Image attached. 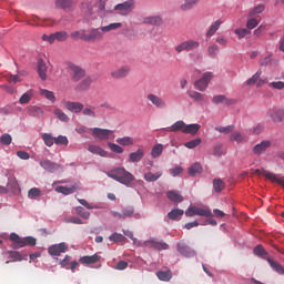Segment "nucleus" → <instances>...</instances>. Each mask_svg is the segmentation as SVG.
Segmentation results:
<instances>
[{
    "label": "nucleus",
    "instance_id": "nucleus-1",
    "mask_svg": "<svg viewBox=\"0 0 284 284\" xmlns=\"http://www.w3.org/2000/svg\"><path fill=\"white\" fill-rule=\"evenodd\" d=\"M10 241H12L13 250H21V247H26V245H30L31 247L37 245V239L32 236L20 237L17 233L10 234Z\"/></svg>",
    "mask_w": 284,
    "mask_h": 284
},
{
    "label": "nucleus",
    "instance_id": "nucleus-2",
    "mask_svg": "<svg viewBox=\"0 0 284 284\" xmlns=\"http://www.w3.org/2000/svg\"><path fill=\"white\" fill-rule=\"evenodd\" d=\"M81 38L82 41L94 43V41H101V39H103V31L99 29H90L85 32V30H82Z\"/></svg>",
    "mask_w": 284,
    "mask_h": 284
},
{
    "label": "nucleus",
    "instance_id": "nucleus-3",
    "mask_svg": "<svg viewBox=\"0 0 284 284\" xmlns=\"http://www.w3.org/2000/svg\"><path fill=\"white\" fill-rule=\"evenodd\" d=\"M212 211L209 209H201L197 206H190L185 211V216L192 217V216H205L206 219H210L212 216Z\"/></svg>",
    "mask_w": 284,
    "mask_h": 284
},
{
    "label": "nucleus",
    "instance_id": "nucleus-4",
    "mask_svg": "<svg viewBox=\"0 0 284 284\" xmlns=\"http://www.w3.org/2000/svg\"><path fill=\"white\" fill-rule=\"evenodd\" d=\"M213 78L214 73L205 72L200 80H196L194 82V88H196V90H200V92H204V90L207 89V85H210V81H212Z\"/></svg>",
    "mask_w": 284,
    "mask_h": 284
},
{
    "label": "nucleus",
    "instance_id": "nucleus-5",
    "mask_svg": "<svg viewBox=\"0 0 284 284\" xmlns=\"http://www.w3.org/2000/svg\"><path fill=\"white\" fill-rule=\"evenodd\" d=\"M114 10L122 14V17H126L134 10V0H128L125 2L119 3L114 7Z\"/></svg>",
    "mask_w": 284,
    "mask_h": 284
},
{
    "label": "nucleus",
    "instance_id": "nucleus-6",
    "mask_svg": "<svg viewBox=\"0 0 284 284\" xmlns=\"http://www.w3.org/2000/svg\"><path fill=\"white\" fill-rule=\"evenodd\" d=\"M106 174L110 179H134L132 173L125 171L124 168H115L109 171Z\"/></svg>",
    "mask_w": 284,
    "mask_h": 284
},
{
    "label": "nucleus",
    "instance_id": "nucleus-7",
    "mask_svg": "<svg viewBox=\"0 0 284 284\" xmlns=\"http://www.w3.org/2000/svg\"><path fill=\"white\" fill-rule=\"evenodd\" d=\"M69 247L65 242H61L59 244H53L48 248L50 256H61V254H65Z\"/></svg>",
    "mask_w": 284,
    "mask_h": 284
},
{
    "label": "nucleus",
    "instance_id": "nucleus-8",
    "mask_svg": "<svg viewBox=\"0 0 284 284\" xmlns=\"http://www.w3.org/2000/svg\"><path fill=\"white\" fill-rule=\"evenodd\" d=\"M201 44L199 43V41H194V40H186L184 42H181L176 48V52L181 53L183 51L185 52H190V50H196V48H199Z\"/></svg>",
    "mask_w": 284,
    "mask_h": 284
},
{
    "label": "nucleus",
    "instance_id": "nucleus-9",
    "mask_svg": "<svg viewBox=\"0 0 284 284\" xmlns=\"http://www.w3.org/2000/svg\"><path fill=\"white\" fill-rule=\"evenodd\" d=\"M270 148H272V141L264 140L253 148V154L261 156V154H265Z\"/></svg>",
    "mask_w": 284,
    "mask_h": 284
},
{
    "label": "nucleus",
    "instance_id": "nucleus-10",
    "mask_svg": "<svg viewBox=\"0 0 284 284\" xmlns=\"http://www.w3.org/2000/svg\"><path fill=\"white\" fill-rule=\"evenodd\" d=\"M70 70H71V81H73L74 83L81 81V79L85 77V70L81 69L80 67L71 64Z\"/></svg>",
    "mask_w": 284,
    "mask_h": 284
},
{
    "label": "nucleus",
    "instance_id": "nucleus-11",
    "mask_svg": "<svg viewBox=\"0 0 284 284\" xmlns=\"http://www.w3.org/2000/svg\"><path fill=\"white\" fill-rule=\"evenodd\" d=\"M178 252L182 254L183 256H186V258H192V256H196V251H194L192 247L187 246V244L180 242L178 243Z\"/></svg>",
    "mask_w": 284,
    "mask_h": 284
},
{
    "label": "nucleus",
    "instance_id": "nucleus-12",
    "mask_svg": "<svg viewBox=\"0 0 284 284\" xmlns=\"http://www.w3.org/2000/svg\"><path fill=\"white\" fill-rule=\"evenodd\" d=\"M114 131L108 130V129H93V136H97V139H100L101 141H108L110 139V135L113 134Z\"/></svg>",
    "mask_w": 284,
    "mask_h": 284
},
{
    "label": "nucleus",
    "instance_id": "nucleus-13",
    "mask_svg": "<svg viewBox=\"0 0 284 284\" xmlns=\"http://www.w3.org/2000/svg\"><path fill=\"white\" fill-rule=\"evenodd\" d=\"M144 247H153V250H169L170 245L165 242H159L156 240H148L144 242Z\"/></svg>",
    "mask_w": 284,
    "mask_h": 284
},
{
    "label": "nucleus",
    "instance_id": "nucleus-14",
    "mask_svg": "<svg viewBox=\"0 0 284 284\" xmlns=\"http://www.w3.org/2000/svg\"><path fill=\"white\" fill-rule=\"evenodd\" d=\"M101 261V256L99 254L85 255L79 258V263L81 265H94V263H99Z\"/></svg>",
    "mask_w": 284,
    "mask_h": 284
},
{
    "label": "nucleus",
    "instance_id": "nucleus-15",
    "mask_svg": "<svg viewBox=\"0 0 284 284\" xmlns=\"http://www.w3.org/2000/svg\"><path fill=\"white\" fill-rule=\"evenodd\" d=\"M38 74L41 79V81H45L48 79V64H45V61L43 59L38 60Z\"/></svg>",
    "mask_w": 284,
    "mask_h": 284
},
{
    "label": "nucleus",
    "instance_id": "nucleus-16",
    "mask_svg": "<svg viewBox=\"0 0 284 284\" xmlns=\"http://www.w3.org/2000/svg\"><path fill=\"white\" fill-rule=\"evenodd\" d=\"M40 165L43 168V170H45V172H51V173L57 172V170H59V168H61V165H59L58 163L52 162L50 160L40 161Z\"/></svg>",
    "mask_w": 284,
    "mask_h": 284
},
{
    "label": "nucleus",
    "instance_id": "nucleus-17",
    "mask_svg": "<svg viewBox=\"0 0 284 284\" xmlns=\"http://www.w3.org/2000/svg\"><path fill=\"white\" fill-rule=\"evenodd\" d=\"M270 116L274 123H281L284 119V109L273 108L270 111Z\"/></svg>",
    "mask_w": 284,
    "mask_h": 284
},
{
    "label": "nucleus",
    "instance_id": "nucleus-18",
    "mask_svg": "<svg viewBox=\"0 0 284 284\" xmlns=\"http://www.w3.org/2000/svg\"><path fill=\"white\" fill-rule=\"evenodd\" d=\"M77 190H79L78 184H73V185H70V186H57L55 187V192H58L59 194H64V196H68L70 194H74V192H77Z\"/></svg>",
    "mask_w": 284,
    "mask_h": 284
},
{
    "label": "nucleus",
    "instance_id": "nucleus-19",
    "mask_svg": "<svg viewBox=\"0 0 284 284\" xmlns=\"http://www.w3.org/2000/svg\"><path fill=\"white\" fill-rule=\"evenodd\" d=\"M149 101H151V103H153V105H155V108H160L163 109L165 108L168 104L165 103V100L161 99L158 95H154L152 93H150L148 95Z\"/></svg>",
    "mask_w": 284,
    "mask_h": 284
},
{
    "label": "nucleus",
    "instance_id": "nucleus-20",
    "mask_svg": "<svg viewBox=\"0 0 284 284\" xmlns=\"http://www.w3.org/2000/svg\"><path fill=\"white\" fill-rule=\"evenodd\" d=\"M199 174H203V165L201 163L195 162L189 168V176H199Z\"/></svg>",
    "mask_w": 284,
    "mask_h": 284
},
{
    "label": "nucleus",
    "instance_id": "nucleus-21",
    "mask_svg": "<svg viewBox=\"0 0 284 284\" xmlns=\"http://www.w3.org/2000/svg\"><path fill=\"white\" fill-rule=\"evenodd\" d=\"M28 114L29 116L41 119L43 116V109L41 106L30 105L28 106Z\"/></svg>",
    "mask_w": 284,
    "mask_h": 284
},
{
    "label": "nucleus",
    "instance_id": "nucleus-22",
    "mask_svg": "<svg viewBox=\"0 0 284 284\" xmlns=\"http://www.w3.org/2000/svg\"><path fill=\"white\" fill-rule=\"evenodd\" d=\"M145 156V151L143 149H138L135 152L130 153L129 161L131 163H139Z\"/></svg>",
    "mask_w": 284,
    "mask_h": 284
},
{
    "label": "nucleus",
    "instance_id": "nucleus-23",
    "mask_svg": "<svg viewBox=\"0 0 284 284\" xmlns=\"http://www.w3.org/2000/svg\"><path fill=\"white\" fill-rule=\"evenodd\" d=\"M74 3V0H55L54 6L59 10H70Z\"/></svg>",
    "mask_w": 284,
    "mask_h": 284
},
{
    "label": "nucleus",
    "instance_id": "nucleus-24",
    "mask_svg": "<svg viewBox=\"0 0 284 284\" xmlns=\"http://www.w3.org/2000/svg\"><path fill=\"white\" fill-rule=\"evenodd\" d=\"M64 106L67 108V110H69L70 112H75V114H78V112H81L83 110V104L80 102H65Z\"/></svg>",
    "mask_w": 284,
    "mask_h": 284
},
{
    "label": "nucleus",
    "instance_id": "nucleus-25",
    "mask_svg": "<svg viewBox=\"0 0 284 284\" xmlns=\"http://www.w3.org/2000/svg\"><path fill=\"white\" fill-rule=\"evenodd\" d=\"M143 23L149 26H163V18L160 16L146 17L143 19Z\"/></svg>",
    "mask_w": 284,
    "mask_h": 284
},
{
    "label": "nucleus",
    "instance_id": "nucleus-26",
    "mask_svg": "<svg viewBox=\"0 0 284 284\" xmlns=\"http://www.w3.org/2000/svg\"><path fill=\"white\" fill-rule=\"evenodd\" d=\"M268 265L272 267V270H274V272H276L277 274L283 275L284 274V267L283 265H281V263L272 260L271 257L266 258Z\"/></svg>",
    "mask_w": 284,
    "mask_h": 284
},
{
    "label": "nucleus",
    "instance_id": "nucleus-27",
    "mask_svg": "<svg viewBox=\"0 0 284 284\" xmlns=\"http://www.w3.org/2000/svg\"><path fill=\"white\" fill-rule=\"evenodd\" d=\"M250 173H243L242 176H248ZM250 176H263L264 179H276L274 174L267 172V171H261V170H255L253 174Z\"/></svg>",
    "mask_w": 284,
    "mask_h": 284
},
{
    "label": "nucleus",
    "instance_id": "nucleus-28",
    "mask_svg": "<svg viewBox=\"0 0 284 284\" xmlns=\"http://www.w3.org/2000/svg\"><path fill=\"white\" fill-rule=\"evenodd\" d=\"M166 196H168L169 201H172L173 203H183V195H181L176 191H169L166 193Z\"/></svg>",
    "mask_w": 284,
    "mask_h": 284
},
{
    "label": "nucleus",
    "instance_id": "nucleus-29",
    "mask_svg": "<svg viewBox=\"0 0 284 284\" xmlns=\"http://www.w3.org/2000/svg\"><path fill=\"white\" fill-rule=\"evenodd\" d=\"M128 72H130V69L128 67H123L113 71L111 77H113V79H123V77H128Z\"/></svg>",
    "mask_w": 284,
    "mask_h": 284
},
{
    "label": "nucleus",
    "instance_id": "nucleus-30",
    "mask_svg": "<svg viewBox=\"0 0 284 284\" xmlns=\"http://www.w3.org/2000/svg\"><path fill=\"white\" fill-rule=\"evenodd\" d=\"M253 254H255V256H260L261 258H264L265 261H267V251L265 250V247H263V245H256L253 250Z\"/></svg>",
    "mask_w": 284,
    "mask_h": 284
},
{
    "label": "nucleus",
    "instance_id": "nucleus-31",
    "mask_svg": "<svg viewBox=\"0 0 284 284\" xmlns=\"http://www.w3.org/2000/svg\"><path fill=\"white\" fill-rule=\"evenodd\" d=\"M200 130H201V124H189V125H185L184 133L192 134L194 136L199 133Z\"/></svg>",
    "mask_w": 284,
    "mask_h": 284
},
{
    "label": "nucleus",
    "instance_id": "nucleus-32",
    "mask_svg": "<svg viewBox=\"0 0 284 284\" xmlns=\"http://www.w3.org/2000/svg\"><path fill=\"white\" fill-rule=\"evenodd\" d=\"M90 85H92V79L85 78L77 85L75 90H78L79 92H83V91L88 90V88H90Z\"/></svg>",
    "mask_w": 284,
    "mask_h": 284
},
{
    "label": "nucleus",
    "instance_id": "nucleus-33",
    "mask_svg": "<svg viewBox=\"0 0 284 284\" xmlns=\"http://www.w3.org/2000/svg\"><path fill=\"white\" fill-rule=\"evenodd\" d=\"M168 132H185V122H175L171 128H169Z\"/></svg>",
    "mask_w": 284,
    "mask_h": 284
},
{
    "label": "nucleus",
    "instance_id": "nucleus-34",
    "mask_svg": "<svg viewBox=\"0 0 284 284\" xmlns=\"http://www.w3.org/2000/svg\"><path fill=\"white\" fill-rule=\"evenodd\" d=\"M183 214H185V211L175 209L168 213V217L171 219V221H179L180 216H183Z\"/></svg>",
    "mask_w": 284,
    "mask_h": 284
},
{
    "label": "nucleus",
    "instance_id": "nucleus-35",
    "mask_svg": "<svg viewBox=\"0 0 284 284\" xmlns=\"http://www.w3.org/2000/svg\"><path fill=\"white\" fill-rule=\"evenodd\" d=\"M156 276L160 281H171L172 278V271L168 270V271H160L156 273Z\"/></svg>",
    "mask_w": 284,
    "mask_h": 284
},
{
    "label": "nucleus",
    "instance_id": "nucleus-36",
    "mask_svg": "<svg viewBox=\"0 0 284 284\" xmlns=\"http://www.w3.org/2000/svg\"><path fill=\"white\" fill-rule=\"evenodd\" d=\"M89 152H91L92 154H99V156H105L108 154V151L101 149V146L99 145H90Z\"/></svg>",
    "mask_w": 284,
    "mask_h": 284
},
{
    "label": "nucleus",
    "instance_id": "nucleus-37",
    "mask_svg": "<svg viewBox=\"0 0 284 284\" xmlns=\"http://www.w3.org/2000/svg\"><path fill=\"white\" fill-rule=\"evenodd\" d=\"M265 12V4H258L256 7H254L250 12H248V17L253 18V17H257V14H261Z\"/></svg>",
    "mask_w": 284,
    "mask_h": 284
},
{
    "label": "nucleus",
    "instance_id": "nucleus-38",
    "mask_svg": "<svg viewBox=\"0 0 284 284\" xmlns=\"http://www.w3.org/2000/svg\"><path fill=\"white\" fill-rule=\"evenodd\" d=\"M223 23V21L217 20L215 21L209 29V31L206 32V37H214V34H216V30H219V28H221V24Z\"/></svg>",
    "mask_w": 284,
    "mask_h": 284
},
{
    "label": "nucleus",
    "instance_id": "nucleus-39",
    "mask_svg": "<svg viewBox=\"0 0 284 284\" xmlns=\"http://www.w3.org/2000/svg\"><path fill=\"white\" fill-rule=\"evenodd\" d=\"M163 154V144H155L152 148L151 155L153 159H159Z\"/></svg>",
    "mask_w": 284,
    "mask_h": 284
},
{
    "label": "nucleus",
    "instance_id": "nucleus-40",
    "mask_svg": "<svg viewBox=\"0 0 284 284\" xmlns=\"http://www.w3.org/2000/svg\"><path fill=\"white\" fill-rule=\"evenodd\" d=\"M213 187L217 193L223 192V190H225V182H223L221 179H215L213 180Z\"/></svg>",
    "mask_w": 284,
    "mask_h": 284
},
{
    "label": "nucleus",
    "instance_id": "nucleus-41",
    "mask_svg": "<svg viewBox=\"0 0 284 284\" xmlns=\"http://www.w3.org/2000/svg\"><path fill=\"white\" fill-rule=\"evenodd\" d=\"M40 94L44 98L48 99V101H51L52 103H54V101H57V97H54V92L52 91H48L45 89H41L40 90Z\"/></svg>",
    "mask_w": 284,
    "mask_h": 284
},
{
    "label": "nucleus",
    "instance_id": "nucleus-42",
    "mask_svg": "<svg viewBox=\"0 0 284 284\" xmlns=\"http://www.w3.org/2000/svg\"><path fill=\"white\" fill-rule=\"evenodd\" d=\"M216 132H220L221 134H230L234 132V124L226 125V126H216Z\"/></svg>",
    "mask_w": 284,
    "mask_h": 284
},
{
    "label": "nucleus",
    "instance_id": "nucleus-43",
    "mask_svg": "<svg viewBox=\"0 0 284 284\" xmlns=\"http://www.w3.org/2000/svg\"><path fill=\"white\" fill-rule=\"evenodd\" d=\"M42 140L44 141V144L48 148H52V145H54V138L50 133H43L42 134Z\"/></svg>",
    "mask_w": 284,
    "mask_h": 284
},
{
    "label": "nucleus",
    "instance_id": "nucleus-44",
    "mask_svg": "<svg viewBox=\"0 0 284 284\" xmlns=\"http://www.w3.org/2000/svg\"><path fill=\"white\" fill-rule=\"evenodd\" d=\"M123 24L121 22H115V23H111L109 26L102 27L101 31L102 32H110L112 30H119V28H121Z\"/></svg>",
    "mask_w": 284,
    "mask_h": 284
},
{
    "label": "nucleus",
    "instance_id": "nucleus-45",
    "mask_svg": "<svg viewBox=\"0 0 284 284\" xmlns=\"http://www.w3.org/2000/svg\"><path fill=\"white\" fill-rule=\"evenodd\" d=\"M203 140H201V138L191 140L189 142H186L184 145L185 148H187L189 150H194V148H199V144L202 143Z\"/></svg>",
    "mask_w": 284,
    "mask_h": 284
},
{
    "label": "nucleus",
    "instance_id": "nucleus-46",
    "mask_svg": "<svg viewBox=\"0 0 284 284\" xmlns=\"http://www.w3.org/2000/svg\"><path fill=\"white\" fill-rule=\"evenodd\" d=\"M53 113L55 114V116H58L60 121H63L64 123H68L70 121V118H68V115L60 109H55Z\"/></svg>",
    "mask_w": 284,
    "mask_h": 284
},
{
    "label": "nucleus",
    "instance_id": "nucleus-47",
    "mask_svg": "<svg viewBox=\"0 0 284 284\" xmlns=\"http://www.w3.org/2000/svg\"><path fill=\"white\" fill-rule=\"evenodd\" d=\"M116 143H119V145H134V140H132V138L130 136H124V138H119L116 140Z\"/></svg>",
    "mask_w": 284,
    "mask_h": 284
},
{
    "label": "nucleus",
    "instance_id": "nucleus-48",
    "mask_svg": "<svg viewBox=\"0 0 284 284\" xmlns=\"http://www.w3.org/2000/svg\"><path fill=\"white\" fill-rule=\"evenodd\" d=\"M109 240L113 241V243H123V241H125V236L121 233H113L110 235Z\"/></svg>",
    "mask_w": 284,
    "mask_h": 284
},
{
    "label": "nucleus",
    "instance_id": "nucleus-49",
    "mask_svg": "<svg viewBox=\"0 0 284 284\" xmlns=\"http://www.w3.org/2000/svg\"><path fill=\"white\" fill-rule=\"evenodd\" d=\"M111 152H114L115 154H123V148H121V145L109 142L108 143Z\"/></svg>",
    "mask_w": 284,
    "mask_h": 284
},
{
    "label": "nucleus",
    "instance_id": "nucleus-50",
    "mask_svg": "<svg viewBox=\"0 0 284 284\" xmlns=\"http://www.w3.org/2000/svg\"><path fill=\"white\" fill-rule=\"evenodd\" d=\"M54 34L55 41H68V32L57 31Z\"/></svg>",
    "mask_w": 284,
    "mask_h": 284
},
{
    "label": "nucleus",
    "instance_id": "nucleus-51",
    "mask_svg": "<svg viewBox=\"0 0 284 284\" xmlns=\"http://www.w3.org/2000/svg\"><path fill=\"white\" fill-rule=\"evenodd\" d=\"M1 145H10L12 143V135L4 133L0 136Z\"/></svg>",
    "mask_w": 284,
    "mask_h": 284
},
{
    "label": "nucleus",
    "instance_id": "nucleus-52",
    "mask_svg": "<svg viewBox=\"0 0 284 284\" xmlns=\"http://www.w3.org/2000/svg\"><path fill=\"white\" fill-rule=\"evenodd\" d=\"M75 214H79V216H82V219H90V212L85 211L83 206L75 207Z\"/></svg>",
    "mask_w": 284,
    "mask_h": 284
},
{
    "label": "nucleus",
    "instance_id": "nucleus-53",
    "mask_svg": "<svg viewBox=\"0 0 284 284\" xmlns=\"http://www.w3.org/2000/svg\"><path fill=\"white\" fill-rule=\"evenodd\" d=\"M199 0H185L184 4L181 6V10H192Z\"/></svg>",
    "mask_w": 284,
    "mask_h": 284
},
{
    "label": "nucleus",
    "instance_id": "nucleus-54",
    "mask_svg": "<svg viewBox=\"0 0 284 284\" xmlns=\"http://www.w3.org/2000/svg\"><path fill=\"white\" fill-rule=\"evenodd\" d=\"M28 196L29 199H39V196H41V190L37 187L30 189L28 192Z\"/></svg>",
    "mask_w": 284,
    "mask_h": 284
},
{
    "label": "nucleus",
    "instance_id": "nucleus-55",
    "mask_svg": "<svg viewBox=\"0 0 284 284\" xmlns=\"http://www.w3.org/2000/svg\"><path fill=\"white\" fill-rule=\"evenodd\" d=\"M235 34H237L239 39H245L247 34H252V31L248 29H236Z\"/></svg>",
    "mask_w": 284,
    "mask_h": 284
},
{
    "label": "nucleus",
    "instance_id": "nucleus-56",
    "mask_svg": "<svg viewBox=\"0 0 284 284\" xmlns=\"http://www.w3.org/2000/svg\"><path fill=\"white\" fill-rule=\"evenodd\" d=\"M261 79V71H257L252 78L246 81V85H255Z\"/></svg>",
    "mask_w": 284,
    "mask_h": 284
},
{
    "label": "nucleus",
    "instance_id": "nucleus-57",
    "mask_svg": "<svg viewBox=\"0 0 284 284\" xmlns=\"http://www.w3.org/2000/svg\"><path fill=\"white\" fill-rule=\"evenodd\" d=\"M134 214V209L132 206L122 209V217L123 219H130Z\"/></svg>",
    "mask_w": 284,
    "mask_h": 284
},
{
    "label": "nucleus",
    "instance_id": "nucleus-58",
    "mask_svg": "<svg viewBox=\"0 0 284 284\" xmlns=\"http://www.w3.org/2000/svg\"><path fill=\"white\" fill-rule=\"evenodd\" d=\"M257 26H258V20H256V18H251L246 22L247 30H254V28H256Z\"/></svg>",
    "mask_w": 284,
    "mask_h": 284
},
{
    "label": "nucleus",
    "instance_id": "nucleus-59",
    "mask_svg": "<svg viewBox=\"0 0 284 284\" xmlns=\"http://www.w3.org/2000/svg\"><path fill=\"white\" fill-rule=\"evenodd\" d=\"M54 144L55 145H68V138L63 135H59L58 138H54Z\"/></svg>",
    "mask_w": 284,
    "mask_h": 284
},
{
    "label": "nucleus",
    "instance_id": "nucleus-60",
    "mask_svg": "<svg viewBox=\"0 0 284 284\" xmlns=\"http://www.w3.org/2000/svg\"><path fill=\"white\" fill-rule=\"evenodd\" d=\"M189 97L195 101H203V94L196 91H189Z\"/></svg>",
    "mask_w": 284,
    "mask_h": 284
},
{
    "label": "nucleus",
    "instance_id": "nucleus-61",
    "mask_svg": "<svg viewBox=\"0 0 284 284\" xmlns=\"http://www.w3.org/2000/svg\"><path fill=\"white\" fill-rule=\"evenodd\" d=\"M8 254L10 258H13V261H23V258L21 257V253H19V251H9Z\"/></svg>",
    "mask_w": 284,
    "mask_h": 284
},
{
    "label": "nucleus",
    "instance_id": "nucleus-62",
    "mask_svg": "<svg viewBox=\"0 0 284 284\" xmlns=\"http://www.w3.org/2000/svg\"><path fill=\"white\" fill-rule=\"evenodd\" d=\"M213 154L214 156H223V144H216L213 148Z\"/></svg>",
    "mask_w": 284,
    "mask_h": 284
},
{
    "label": "nucleus",
    "instance_id": "nucleus-63",
    "mask_svg": "<svg viewBox=\"0 0 284 284\" xmlns=\"http://www.w3.org/2000/svg\"><path fill=\"white\" fill-rule=\"evenodd\" d=\"M70 261H72V257L70 255H65L62 261H60L61 267H65V270H70L68 265H70Z\"/></svg>",
    "mask_w": 284,
    "mask_h": 284
},
{
    "label": "nucleus",
    "instance_id": "nucleus-64",
    "mask_svg": "<svg viewBox=\"0 0 284 284\" xmlns=\"http://www.w3.org/2000/svg\"><path fill=\"white\" fill-rule=\"evenodd\" d=\"M170 173L172 174V176H179V174H183V169L176 165L170 170Z\"/></svg>",
    "mask_w": 284,
    "mask_h": 284
}]
</instances>
